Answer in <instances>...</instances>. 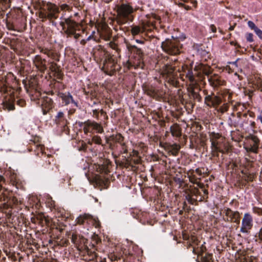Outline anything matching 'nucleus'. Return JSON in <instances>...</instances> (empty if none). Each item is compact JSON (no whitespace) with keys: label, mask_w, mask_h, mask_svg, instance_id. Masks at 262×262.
I'll return each mask as SVG.
<instances>
[{"label":"nucleus","mask_w":262,"mask_h":262,"mask_svg":"<svg viewBox=\"0 0 262 262\" xmlns=\"http://www.w3.org/2000/svg\"><path fill=\"white\" fill-rule=\"evenodd\" d=\"M225 215L230 218L231 221L235 223L239 222V213L238 211H232L230 208H226L224 210Z\"/></svg>","instance_id":"f8f14e48"},{"label":"nucleus","mask_w":262,"mask_h":262,"mask_svg":"<svg viewBox=\"0 0 262 262\" xmlns=\"http://www.w3.org/2000/svg\"><path fill=\"white\" fill-rule=\"evenodd\" d=\"M253 212L255 213H259V212L258 211V210H259L258 208H256V207H253Z\"/></svg>","instance_id":"e433bc0d"},{"label":"nucleus","mask_w":262,"mask_h":262,"mask_svg":"<svg viewBox=\"0 0 262 262\" xmlns=\"http://www.w3.org/2000/svg\"><path fill=\"white\" fill-rule=\"evenodd\" d=\"M110 46L111 48H112L113 49H115L116 45L115 43H114V42H111L110 43Z\"/></svg>","instance_id":"f704fd0d"},{"label":"nucleus","mask_w":262,"mask_h":262,"mask_svg":"<svg viewBox=\"0 0 262 262\" xmlns=\"http://www.w3.org/2000/svg\"><path fill=\"white\" fill-rule=\"evenodd\" d=\"M86 42L87 41L86 40V39H82L80 41V44L84 45Z\"/></svg>","instance_id":"ea45409f"},{"label":"nucleus","mask_w":262,"mask_h":262,"mask_svg":"<svg viewBox=\"0 0 262 262\" xmlns=\"http://www.w3.org/2000/svg\"><path fill=\"white\" fill-rule=\"evenodd\" d=\"M133 8L128 5L123 4L118 8V14L120 17L123 18L124 20H130L129 15L133 12Z\"/></svg>","instance_id":"20e7f679"},{"label":"nucleus","mask_w":262,"mask_h":262,"mask_svg":"<svg viewBox=\"0 0 262 262\" xmlns=\"http://www.w3.org/2000/svg\"><path fill=\"white\" fill-rule=\"evenodd\" d=\"M211 148V152L213 154V156H215L218 157L219 156V151H220V148L219 146H216Z\"/></svg>","instance_id":"b1692460"},{"label":"nucleus","mask_w":262,"mask_h":262,"mask_svg":"<svg viewBox=\"0 0 262 262\" xmlns=\"http://www.w3.org/2000/svg\"><path fill=\"white\" fill-rule=\"evenodd\" d=\"M238 59H237L236 60L234 61H232V62H230L229 63L230 64H232L233 65H234L235 67H237V61H238Z\"/></svg>","instance_id":"4c0bfd02"},{"label":"nucleus","mask_w":262,"mask_h":262,"mask_svg":"<svg viewBox=\"0 0 262 262\" xmlns=\"http://www.w3.org/2000/svg\"><path fill=\"white\" fill-rule=\"evenodd\" d=\"M234 29V27L233 26H231L230 28H229V30H233Z\"/></svg>","instance_id":"49530a36"},{"label":"nucleus","mask_w":262,"mask_h":262,"mask_svg":"<svg viewBox=\"0 0 262 262\" xmlns=\"http://www.w3.org/2000/svg\"><path fill=\"white\" fill-rule=\"evenodd\" d=\"M93 38V36L92 35H90L86 39V40L88 41H89L90 40H91Z\"/></svg>","instance_id":"a19ab883"},{"label":"nucleus","mask_w":262,"mask_h":262,"mask_svg":"<svg viewBox=\"0 0 262 262\" xmlns=\"http://www.w3.org/2000/svg\"><path fill=\"white\" fill-rule=\"evenodd\" d=\"M60 97L62 103H63L64 105H67L71 104L72 106L78 107L77 102L74 100L73 96L69 92L67 93H61L60 94Z\"/></svg>","instance_id":"6e6552de"},{"label":"nucleus","mask_w":262,"mask_h":262,"mask_svg":"<svg viewBox=\"0 0 262 262\" xmlns=\"http://www.w3.org/2000/svg\"><path fill=\"white\" fill-rule=\"evenodd\" d=\"M64 23L67 25V30L66 31V33L68 35L75 34L78 24L70 18H64Z\"/></svg>","instance_id":"1a4fd4ad"},{"label":"nucleus","mask_w":262,"mask_h":262,"mask_svg":"<svg viewBox=\"0 0 262 262\" xmlns=\"http://www.w3.org/2000/svg\"><path fill=\"white\" fill-rule=\"evenodd\" d=\"M192 252H193L194 254H195V250H194V249H193Z\"/></svg>","instance_id":"de8ad7c7"},{"label":"nucleus","mask_w":262,"mask_h":262,"mask_svg":"<svg viewBox=\"0 0 262 262\" xmlns=\"http://www.w3.org/2000/svg\"><path fill=\"white\" fill-rule=\"evenodd\" d=\"M255 34L258 36V37L262 40V30H261L258 28H256L254 31Z\"/></svg>","instance_id":"cd10ccee"},{"label":"nucleus","mask_w":262,"mask_h":262,"mask_svg":"<svg viewBox=\"0 0 262 262\" xmlns=\"http://www.w3.org/2000/svg\"><path fill=\"white\" fill-rule=\"evenodd\" d=\"M42 112L43 115H46L49 110L52 108L53 106V102L51 99L49 98H47L42 104Z\"/></svg>","instance_id":"2eb2a0df"},{"label":"nucleus","mask_w":262,"mask_h":262,"mask_svg":"<svg viewBox=\"0 0 262 262\" xmlns=\"http://www.w3.org/2000/svg\"><path fill=\"white\" fill-rule=\"evenodd\" d=\"M220 151H219V152H221V153H222V154H224V151L223 149H221L220 148Z\"/></svg>","instance_id":"a18cd8bd"},{"label":"nucleus","mask_w":262,"mask_h":262,"mask_svg":"<svg viewBox=\"0 0 262 262\" xmlns=\"http://www.w3.org/2000/svg\"><path fill=\"white\" fill-rule=\"evenodd\" d=\"M85 126L84 127V130L85 133L89 132V127H92L98 133H102L103 132V129L101 126L94 121H87L84 123Z\"/></svg>","instance_id":"9d476101"},{"label":"nucleus","mask_w":262,"mask_h":262,"mask_svg":"<svg viewBox=\"0 0 262 262\" xmlns=\"http://www.w3.org/2000/svg\"><path fill=\"white\" fill-rule=\"evenodd\" d=\"M161 47L167 53L175 55L180 53L181 46L180 41L177 40L166 39L162 42Z\"/></svg>","instance_id":"f257e3e1"},{"label":"nucleus","mask_w":262,"mask_h":262,"mask_svg":"<svg viewBox=\"0 0 262 262\" xmlns=\"http://www.w3.org/2000/svg\"><path fill=\"white\" fill-rule=\"evenodd\" d=\"M170 129L173 136L180 137L181 136V132L179 127L171 126Z\"/></svg>","instance_id":"412c9836"},{"label":"nucleus","mask_w":262,"mask_h":262,"mask_svg":"<svg viewBox=\"0 0 262 262\" xmlns=\"http://www.w3.org/2000/svg\"><path fill=\"white\" fill-rule=\"evenodd\" d=\"M93 141L96 144H100L101 143V139L99 136H94L93 138Z\"/></svg>","instance_id":"bb28decb"},{"label":"nucleus","mask_w":262,"mask_h":262,"mask_svg":"<svg viewBox=\"0 0 262 262\" xmlns=\"http://www.w3.org/2000/svg\"><path fill=\"white\" fill-rule=\"evenodd\" d=\"M261 113H262V110H261Z\"/></svg>","instance_id":"8fccbe9b"},{"label":"nucleus","mask_w":262,"mask_h":262,"mask_svg":"<svg viewBox=\"0 0 262 262\" xmlns=\"http://www.w3.org/2000/svg\"><path fill=\"white\" fill-rule=\"evenodd\" d=\"M6 106L8 108V110H13L14 109V106L13 104L11 103H6Z\"/></svg>","instance_id":"c756f323"},{"label":"nucleus","mask_w":262,"mask_h":262,"mask_svg":"<svg viewBox=\"0 0 262 262\" xmlns=\"http://www.w3.org/2000/svg\"><path fill=\"white\" fill-rule=\"evenodd\" d=\"M11 0H0V9L4 11L10 7Z\"/></svg>","instance_id":"a211bd4d"},{"label":"nucleus","mask_w":262,"mask_h":262,"mask_svg":"<svg viewBox=\"0 0 262 262\" xmlns=\"http://www.w3.org/2000/svg\"><path fill=\"white\" fill-rule=\"evenodd\" d=\"M141 31V28L139 26H136L132 28L131 32L133 35L139 34Z\"/></svg>","instance_id":"5701e85b"},{"label":"nucleus","mask_w":262,"mask_h":262,"mask_svg":"<svg viewBox=\"0 0 262 262\" xmlns=\"http://www.w3.org/2000/svg\"><path fill=\"white\" fill-rule=\"evenodd\" d=\"M186 77L189 79V80L191 82L193 83L195 82V78L193 73V72L191 70H188L186 74Z\"/></svg>","instance_id":"4be33fe9"},{"label":"nucleus","mask_w":262,"mask_h":262,"mask_svg":"<svg viewBox=\"0 0 262 262\" xmlns=\"http://www.w3.org/2000/svg\"><path fill=\"white\" fill-rule=\"evenodd\" d=\"M51 9L52 10V12L49 14V17L50 18H56L57 17L55 16V14L59 12L58 8L56 5H54L52 6Z\"/></svg>","instance_id":"aec40b11"},{"label":"nucleus","mask_w":262,"mask_h":262,"mask_svg":"<svg viewBox=\"0 0 262 262\" xmlns=\"http://www.w3.org/2000/svg\"><path fill=\"white\" fill-rule=\"evenodd\" d=\"M180 149V146L179 145L177 144H173L171 145L169 151L173 156H177Z\"/></svg>","instance_id":"6ab92c4d"},{"label":"nucleus","mask_w":262,"mask_h":262,"mask_svg":"<svg viewBox=\"0 0 262 262\" xmlns=\"http://www.w3.org/2000/svg\"><path fill=\"white\" fill-rule=\"evenodd\" d=\"M257 119H258V120H260V122H261V124H262V116H261V115H259V116H258L257 117Z\"/></svg>","instance_id":"79ce46f5"},{"label":"nucleus","mask_w":262,"mask_h":262,"mask_svg":"<svg viewBox=\"0 0 262 262\" xmlns=\"http://www.w3.org/2000/svg\"><path fill=\"white\" fill-rule=\"evenodd\" d=\"M62 24H63V23H62V22H61V25H62Z\"/></svg>","instance_id":"09e8293b"},{"label":"nucleus","mask_w":262,"mask_h":262,"mask_svg":"<svg viewBox=\"0 0 262 262\" xmlns=\"http://www.w3.org/2000/svg\"><path fill=\"white\" fill-rule=\"evenodd\" d=\"M61 8L62 10L68 9L69 6L66 4H63L61 6Z\"/></svg>","instance_id":"72a5a7b5"},{"label":"nucleus","mask_w":262,"mask_h":262,"mask_svg":"<svg viewBox=\"0 0 262 262\" xmlns=\"http://www.w3.org/2000/svg\"><path fill=\"white\" fill-rule=\"evenodd\" d=\"M174 70V67L171 66L166 64L164 66L163 72L168 77H171L173 76L172 74Z\"/></svg>","instance_id":"f3484780"},{"label":"nucleus","mask_w":262,"mask_h":262,"mask_svg":"<svg viewBox=\"0 0 262 262\" xmlns=\"http://www.w3.org/2000/svg\"><path fill=\"white\" fill-rule=\"evenodd\" d=\"M56 123L59 125L64 126L67 124V121L64 118V114L62 112H58L55 117Z\"/></svg>","instance_id":"4468645a"},{"label":"nucleus","mask_w":262,"mask_h":262,"mask_svg":"<svg viewBox=\"0 0 262 262\" xmlns=\"http://www.w3.org/2000/svg\"><path fill=\"white\" fill-rule=\"evenodd\" d=\"M259 238L262 240V228L260 229L259 232Z\"/></svg>","instance_id":"58836bf2"},{"label":"nucleus","mask_w":262,"mask_h":262,"mask_svg":"<svg viewBox=\"0 0 262 262\" xmlns=\"http://www.w3.org/2000/svg\"><path fill=\"white\" fill-rule=\"evenodd\" d=\"M253 35L251 33H247L246 34V38L247 41L252 42L253 41Z\"/></svg>","instance_id":"393cba45"},{"label":"nucleus","mask_w":262,"mask_h":262,"mask_svg":"<svg viewBox=\"0 0 262 262\" xmlns=\"http://www.w3.org/2000/svg\"><path fill=\"white\" fill-rule=\"evenodd\" d=\"M56 63L53 62H51L50 67V70L53 72H55L56 71Z\"/></svg>","instance_id":"c85d7f7f"},{"label":"nucleus","mask_w":262,"mask_h":262,"mask_svg":"<svg viewBox=\"0 0 262 262\" xmlns=\"http://www.w3.org/2000/svg\"><path fill=\"white\" fill-rule=\"evenodd\" d=\"M36 67L41 72H43L47 69L46 61L42 59L39 55H36L34 59Z\"/></svg>","instance_id":"ddd939ff"},{"label":"nucleus","mask_w":262,"mask_h":262,"mask_svg":"<svg viewBox=\"0 0 262 262\" xmlns=\"http://www.w3.org/2000/svg\"><path fill=\"white\" fill-rule=\"evenodd\" d=\"M211 148H213V147H214L216 146H219L218 142L213 141V140H211Z\"/></svg>","instance_id":"7c9ffc66"},{"label":"nucleus","mask_w":262,"mask_h":262,"mask_svg":"<svg viewBox=\"0 0 262 262\" xmlns=\"http://www.w3.org/2000/svg\"><path fill=\"white\" fill-rule=\"evenodd\" d=\"M76 222L79 224H86L89 225L94 226L96 228H99L100 226V223L97 217L88 214L79 215L76 219Z\"/></svg>","instance_id":"f03ea898"},{"label":"nucleus","mask_w":262,"mask_h":262,"mask_svg":"<svg viewBox=\"0 0 262 262\" xmlns=\"http://www.w3.org/2000/svg\"><path fill=\"white\" fill-rule=\"evenodd\" d=\"M121 256V253H118L117 252V248H115L111 249L110 251L108 254V258L111 259V261L117 260L118 259H119Z\"/></svg>","instance_id":"dca6fc26"},{"label":"nucleus","mask_w":262,"mask_h":262,"mask_svg":"<svg viewBox=\"0 0 262 262\" xmlns=\"http://www.w3.org/2000/svg\"><path fill=\"white\" fill-rule=\"evenodd\" d=\"M136 42H138V43H143L142 41H141L140 40H138V39L136 40Z\"/></svg>","instance_id":"c03bdc74"},{"label":"nucleus","mask_w":262,"mask_h":262,"mask_svg":"<svg viewBox=\"0 0 262 262\" xmlns=\"http://www.w3.org/2000/svg\"><path fill=\"white\" fill-rule=\"evenodd\" d=\"M253 224L252 216L249 212L245 213L242 221L240 232L243 233L248 234L253 227Z\"/></svg>","instance_id":"7ed1b4c3"},{"label":"nucleus","mask_w":262,"mask_h":262,"mask_svg":"<svg viewBox=\"0 0 262 262\" xmlns=\"http://www.w3.org/2000/svg\"><path fill=\"white\" fill-rule=\"evenodd\" d=\"M115 64L114 60L111 58L106 59L104 61L102 70L107 75H112L116 70Z\"/></svg>","instance_id":"39448f33"},{"label":"nucleus","mask_w":262,"mask_h":262,"mask_svg":"<svg viewBox=\"0 0 262 262\" xmlns=\"http://www.w3.org/2000/svg\"><path fill=\"white\" fill-rule=\"evenodd\" d=\"M17 103L20 106H23L25 104V101L24 100H18L17 101Z\"/></svg>","instance_id":"473e14b6"},{"label":"nucleus","mask_w":262,"mask_h":262,"mask_svg":"<svg viewBox=\"0 0 262 262\" xmlns=\"http://www.w3.org/2000/svg\"><path fill=\"white\" fill-rule=\"evenodd\" d=\"M194 70L198 73V75L201 76L202 74L208 76L211 73L210 68L202 63H196Z\"/></svg>","instance_id":"423d86ee"},{"label":"nucleus","mask_w":262,"mask_h":262,"mask_svg":"<svg viewBox=\"0 0 262 262\" xmlns=\"http://www.w3.org/2000/svg\"><path fill=\"white\" fill-rule=\"evenodd\" d=\"M76 31H75V34H70V35H74L75 39L78 38L80 36V34L76 33Z\"/></svg>","instance_id":"c9c22d12"},{"label":"nucleus","mask_w":262,"mask_h":262,"mask_svg":"<svg viewBox=\"0 0 262 262\" xmlns=\"http://www.w3.org/2000/svg\"><path fill=\"white\" fill-rule=\"evenodd\" d=\"M250 139L252 141V144H250L249 146H245L244 148L247 152L257 153L258 148L259 139L254 136H252Z\"/></svg>","instance_id":"9b49d317"},{"label":"nucleus","mask_w":262,"mask_h":262,"mask_svg":"<svg viewBox=\"0 0 262 262\" xmlns=\"http://www.w3.org/2000/svg\"><path fill=\"white\" fill-rule=\"evenodd\" d=\"M221 102V98L214 94L207 95L205 98V102L209 106L219 105Z\"/></svg>","instance_id":"0eeeda50"},{"label":"nucleus","mask_w":262,"mask_h":262,"mask_svg":"<svg viewBox=\"0 0 262 262\" xmlns=\"http://www.w3.org/2000/svg\"><path fill=\"white\" fill-rule=\"evenodd\" d=\"M4 181V178L3 176H0V182Z\"/></svg>","instance_id":"37998d69"},{"label":"nucleus","mask_w":262,"mask_h":262,"mask_svg":"<svg viewBox=\"0 0 262 262\" xmlns=\"http://www.w3.org/2000/svg\"><path fill=\"white\" fill-rule=\"evenodd\" d=\"M210 30L212 32L215 33L216 31V27L214 25H211L210 26Z\"/></svg>","instance_id":"2f4dec72"},{"label":"nucleus","mask_w":262,"mask_h":262,"mask_svg":"<svg viewBox=\"0 0 262 262\" xmlns=\"http://www.w3.org/2000/svg\"><path fill=\"white\" fill-rule=\"evenodd\" d=\"M248 26L252 30H253L254 31L255 30L256 28H258L256 26V25L253 21H250V20L248 21Z\"/></svg>","instance_id":"a878e982"}]
</instances>
